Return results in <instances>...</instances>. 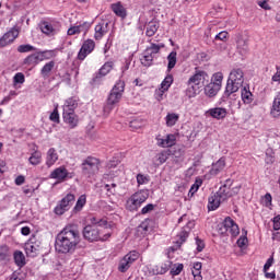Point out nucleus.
Here are the masks:
<instances>
[{
  "label": "nucleus",
  "instance_id": "obj_1",
  "mask_svg": "<svg viewBox=\"0 0 280 280\" xmlns=\"http://www.w3.org/2000/svg\"><path fill=\"white\" fill-rule=\"evenodd\" d=\"M85 246L78 225L72 223L67 224L55 238V250L59 255H73L78 248Z\"/></svg>",
  "mask_w": 280,
  "mask_h": 280
},
{
  "label": "nucleus",
  "instance_id": "obj_2",
  "mask_svg": "<svg viewBox=\"0 0 280 280\" xmlns=\"http://www.w3.org/2000/svg\"><path fill=\"white\" fill-rule=\"evenodd\" d=\"M82 235L88 242H106L113 235L110 228H98L97 225H86Z\"/></svg>",
  "mask_w": 280,
  "mask_h": 280
},
{
  "label": "nucleus",
  "instance_id": "obj_3",
  "mask_svg": "<svg viewBox=\"0 0 280 280\" xmlns=\"http://www.w3.org/2000/svg\"><path fill=\"white\" fill-rule=\"evenodd\" d=\"M242 86H244V71L240 68L233 69L229 74L224 95L230 97L233 93H237Z\"/></svg>",
  "mask_w": 280,
  "mask_h": 280
},
{
  "label": "nucleus",
  "instance_id": "obj_4",
  "mask_svg": "<svg viewBox=\"0 0 280 280\" xmlns=\"http://www.w3.org/2000/svg\"><path fill=\"white\" fill-rule=\"evenodd\" d=\"M125 89L126 82L118 80L108 95L107 105L104 108L105 113H110V109L121 102Z\"/></svg>",
  "mask_w": 280,
  "mask_h": 280
},
{
  "label": "nucleus",
  "instance_id": "obj_5",
  "mask_svg": "<svg viewBox=\"0 0 280 280\" xmlns=\"http://www.w3.org/2000/svg\"><path fill=\"white\" fill-rule=\"evenodd\" d=\"M100 165H102L100 159L90 155L85 158L81 164L82 174L91 178V176H95V174L100 172Z\"/></svg>",
  "mask_w": 280,
  "mask_h": 280
},
{
  "label": "nucleus",
  "instance_id": "obj_6",
  "mask_svg": "<svg viewBox=\"0 0 280 280\" xmlns=\"http://www.w3.org/2000/svg\"><path fill=\"white\" fill-rule=\"evenodd\" d=\"M231 187H233V179H226L225 184L221 186L217 192V196H219L223 202L224 200L232 198V196H237V194H240V189H242V186Z\"/></svg>",
  "mask_w": 280,
  "mask_h": 280
},
{
  "label": "nucleus",
  "instance_id": "obj_7",
  "mask_svg": "<svg viewBox=\"0 0 280 280\" xmlns=\"http://www.w3.org/2000/svg\"><path fill=\"white\" fill-rule=\"evenodd\" d=\"M73 202H75V195L68 194L55 207L54 213L56 215H65V213H67V211L73 207Z\"/></svg>",
  "mask_w": 280,
  "mask_h": 280
},
{
  "label": "nucleus",
  "instance_id": "obj_8",
  "mask_svg": "<svg viewBox=\"0 0 280 280\" xmlns=\"http://www.w3.org/2000/svg\"><path fill=\"white\" fill-rule=\"evenodd\" d=\"M220 231L222 235H232V237H237V235H240V226L230 217L225 218Z\"/></svg>",
  "mask_w": 280,
  "mask_h": 280
},
{
  "label": "nucleus",
  "instance_id": "obj_9",
  "mask_svg": "<svg viewBox=\"0 0 280 280\" xmlns=\"http://www.w3.org/2000/svg\"><path fill=\"white\" fill-rule=\"evenodd\" d=\"M60 22L56 21H44L39 24L40 32L45 34L46 36H56L58 32H60Z\"/></svg>",
  "mask_w": 280,
  "mask_h": 280
},
{
  "label": "nucleus",
  "instance_id": "obj_10",
  "mask_svg": "<svg viewBox=\"0 0 280 280\" xmlns=\"http://www.w3.org/2000/svg\"><path fill=\"white\" fill-rule=\"evenodd\" d=\"M148 198H150V192L148 190H140L133 194L129 198L128 202L132 205V209H139V207H141V205H143Z\"/></svg>",
  "mask_w": 280,
  "mask_h": 280
},
{
  "label": "nucleus",
  "instance_id": "obj_11",
  "mask_svg": "<svg viewBox=\"0 0 280 280\" xmlns=\"http://www.w3.org/2000/svg\"><path fill=\"white\" fill-rule=\"evenodd\" d=\"M206 117L217 119V121H223L229 117V109L225 107H212L206 112Z\"/></svg>",
  "mask_w": 280,
  "mask_h": 280
},
{
  "label": "nucleus",
  "instance_id": "obj_12",
  "mask_svg": "<svg viewBox=\"0 0 280 280\" xmlns=\"http://www.w3.org/2000/svg\"><path fill=\"white\" fill-rule=\"evenodd\" d=\"M235 43L238 54L242 56L248 54V36H246L244 33H237L235 35Z\"/></svg>",
  "mask_w": 280,
  "mask_h": 280
},
{
  "label": "nucleus",
  "instance_id": "obj_13",
  "mask_svg": "<svg viewBox=\"0 0 280 280\" xmlns=\"http://www.w3.org/2000/svg\"><path fill=\"white\" fill-rule=\"evenodd\" d=\"M207 78H209V74H207L205 70L195 68V73L189 78L187 84L188 85L192 84L194 86H200V84H205V80H207Z\"/></svg>",
  "mask_w": 280,
  "mask_h": 280
},
{
  "label": "nucleus",
  "instance_id": "obj_14",
  "mask_svg": "<svg viewBox=\"0 0 280 280\" xmlns=\"http://www.w3.org/2000/svg\"><path fill=\"white\" fill-rule=\"evenodd\" d=\"M49 178H52L54 180H58V183H65L67 178H71V173H69L67 167L59 166L50 173Z\"/></svg>",
  "mask_w": 280,
  "mask_h": 280
},
{
  "label": "nucleus",
  "instance_id": "obj_15",
  "mask_svg": "<svg viewBox=\"0 0 280 280\" xmlns=\"http://www.w3.org/2000/svg\"><path fill=\"white\" fill-rule=\"evenodd\" d=\"M16 38H19V31L16 27H13L0 38V47L3 48L12 45Z\"/></svg>",
  "mask_w": 280,
  "mask_h": 280
},
{
  "label": "nucleus",
  "instance_id": "obj_16",
  "mask_svg": "<svg viewBox=\"0 0 280 280\" xmlns=\"http://www.w3.org/2000/svg\"><path fill=\"white\" fill-rule=\"evenodd\" d=\"M155 139L159 148H174L176 145V135L174 133H168L165 138L158 136Z\"/></svg>",
  "mask_w": 280,
  "mask_h": 280
},
{
  "label": "nucleus",
  "instance_id": "obj_17",
  "mask_svg": "<svg viewBox=\"0 0 280 280\" xmlns=\"http://www.w3.org/2000/svg\"><path fill=\"white\" fill-rule=\"evenodd\" d=\"M93 49H95V42L93 39L85 40L78 54V59L84 60L89 54L93 52Z\"/></svg>",
  "mask_w": 280,
  "mask_h": 280
},
{
  "label": "nucleus",
  "instance_id": "obj_18",
  "mask_svg": "<svg viewBox=\"0 0 280 280\" xmlns=\"http://www.w3.org/2000/svg\"><path fill=\"white\" fill-rule=\"evenodd\" d=\"M62 118L69 128H78V124H80V116L75 112H62Z\"/></svg>",
  "mask_w": 280,
  "mask_h": 280
},
{
  "label": "nucleus",
  "instance_id": "obj_19",
  "mask_svg": "<svg viewBox=\"0 0 280 280\" xmlns=\"http://www.w3.org/2000/svg\"><path fill=\"white\" fill-rule=\"evenodd\" d=\"M38 248H40V243H37L35 238H30L24 245L27 257H36Z\"/></svg>",
  "mask_w": 280,
  "mask_h": 280
},
{
  "label": "nucleus",
  "instance_id": "obj_20",
  "mask_svg": "<svg viewBox=\"0 0 280 280\" xmlns=\"http://www.w3.org/2000/svg\"><path fill=\"white\" fill-rule=\"evenodd\" d=\"M80 105V98L78 96H71L65 101L62 106V113H75V108Z\"/></svg>",
  "mask_w": 280,
  "mask_h": 280
},
{
  "label": "nucleus",
  "instance_id": "obj_21",
  "mask_svg": "<svg viewBox=\"0 0 280 280\" xmlns=\"http://www.w3.org/2000/svg\"><path fill=\"white\" fill-rule=\"evenodd\" d=\"M113 67H115V62H113V61L105 62L101 67L98 72L94 75L93 82H97L98 80H101V78H105V75H108V73H110V71H113Z\"/></svg>",
  "mask_w": 280,
  "mask_h": 280
},
{
  "label": "nucleus",
  "instance_id": "obj_22",
  "mask_svg": "<svg viewBox=\"0 0 280 280\" xmlns=\"http://www.w3.org/2000/svg\"><path fill=\"white\" fill-rule=\"evenodd\" d=\"M224 167H226V158L222 156L221 159H219L217 162L212 164V167L210 170V175L218 176V174H220L224 170Z\"/></svg>",
  "mask_w": 280,
  "mask_h": 280
},
{
  "label": "nucleus",
  "instance_id": "obj_23",
  "mask_svg": "<svg viewBox=\"0 0 280 280\" xmlns=\"http://www.w3.org/2000/svg\"><path fill=\"white\" fill-rule=\"evenodd\" d=\"M95 34H94V38L95 40H102V38H104V36H106V34H108V23H100L95 26Z\"/></svg>",
  "mask_w": 280,
  "mask_h": 280
},
{
  "label": "nucleus",
  "instance_id": "obj_24",
  "mask_svg": "<svg viewBox=\"0 0 280 280\" xmlns=\"http://www.w3.org/2000/svg\"><path fill=\"white\" fill-rule=\"evenodd\" d=\"M58 161V151L55 148H50L46 153V166L54 167Z\"/></svg>",
  "mask_w": 280,
  "mask_h": 280
},
{
  "label": "nucleus",
  "instance_id": "obj_25",
  "mask_svg": "<svg viewBox=\"0 0 280 280\" xmlns=\"http://www.w3.org/2000/svg\"><path fill=\"white\" fill-rule=\"evenodd\" d=\"M270 115L276 119L280 116V91L273 98L272 106L270 108Z\"/></svg>",
  "mask_w": 280,
  "mask_h": 280
},
{
  "label": "nucleus",
  "instance_id": "obj_26",
  "mask_svg": "<svg viewBox=\"0 0 280 280\" xmlns=\"http://www.w3.org/2000/svg\"><path fill=\"white\" fill-rule=\"evenodd\" d=\"M220 85L215 84V83H209L205 86V95H207V97H215V95H218V93L220 92Z\"/></svg>",
  "mask_w": 280,
  "mask_h": 280
},
{
  "label": "nucleus",
  "instance_id": "obj_27",
  "mask_svg": "<svg viewBox=\"0 0 280 280\" xmlns=\"http://www.w3.org/2000/svg\"><path fill=\"white\" fill-rule=\"evenodd\" d=\"M221 202H224V201L217 194L209 197V199H208L209 211H215V209H218L220 207Z\"/></svg>",
  "mask_w": 280,
  "mask_h": 280
},
{
  "label": "nucleus",
  "instance_id": "obj_28",
  "mask_svg": "<svg viewBox=\"0 0 280 280\" xmlns=\"http://www.w3.org/2000/svg\"><path fill=\"white\" fill-rule=\"evenodd\" d=\"M82 32L84 34H86V32H89V24L88 23H83L81 25L70 27L68 30V36H75V34H82Z\"/></svg>",
  "mask_w": 280,
  "mask_h": 280
},
{
  "label": "nucleus",
  "instance_id": "obj_29",
  "mask_svg": "<svg viewBox=\"0 0 280 280\" xmlns=\"http://www.w3.org/2000/svg\"><path fill=\"white\" fill-rule=\"evenodd\" d=\"M54 67H56L55 61H48L40 70V75L44 80H47L51 75V71H54Z\"/></svg>",
  "mask_w": 280,
  "mask_h": 280
},
{
  "label": "nucleus",
  "instance_id": "obj_30",
  "mask_svg": "<svg viewBox=\"0 0 280 280\" xmlns=\"http://www.w3.org/2000/svg\"><path fill=\"white\" fill-rule=\"evenodd\" d=\"M90 222L92 226H97L98 229H110V224H108V221L106 219H100L97 217L90 218Z\"/></svg>",
  "mask_w": 280,
  "mask_h": 280
},
{
  "label": "nucleus",
  "instance_id": "obj_31",
  "mask_svg": "<svg viewBox=\"0 0 280 280\" xmlns=\"http://www.w3.org/2000/svg\"><path fill=\"white\" fill-rule=\"evenodd\" d=\"M241 97L244 104H253V93L250 92V88L248 85L242 89Z\"/></svg>",
  "mask_w": 280,
  "mask_h": 280
},
{
  "label": "nucleus",
  "instance_id": "obj_32",
  "mask_svg": "<svg viewBox=\"0 0 280 280\" xmlns=\"http://www.w3.org/2000/svg\"><path fill=\"white\" fill-rule=\"evenodd\" d=\"M178 119H180V115L176 113H168L165 117L167 128H173V126H176V124H178Z\"/></svg>",
  "mask_w": 280,
  "mask_h": 280
},
{
  "label": "nucleus",
  "instance_id": "obj_33",
  "mask_svg": "<svg viewBox=\"0 0 280 280\" xmlns=\"http://www.w3.org/2000/svg\"><path fill=\"white\" fill-rule=\"evenodd\" d=\"M170 266H172L171 261L164 262L160 266H154L151 272L152 275H165V272L170 270Z\"/></svg>",
  "mask_w": 280,
  "mask_h": 280
},
{
  "label": "nucleus",
  "instance_id": "obj_34",
  "mask_svg": "<svg viewBox=\"0 0 280 280\" xmlns=\"http://www.w3.org/2000/svg\"><path fill=\"white\" fill-rule=\"evenodd\" d=\"M112 10L116 16H120V19H126V8H124L121 2L112 4Z\"/></svg>",
  "mask_w": 280,
  "mask_h": 280
},
{
  "label": "nucleus",
  "instance_id": "obj_35",
  "mask_svg": "<svg viewBox=\"0 0 280 280\" xmlns=\"http://www.w3.org/2000/svg\"><path fill=\"white\" fill-rule=\"evenodd\" d=\"M37 57L39 62H43V60H51V58H56V50L38 51Z\"/></svg>",
  "mask_w": 280,
  "mask_h": 280
},
{
  "label": "nucleus",
  "instance_id": "obj_36",
  "mask_svg": "<svg viewBox=\"0 0 280 280\" xmlns=\"http://www.w3.org/2000/svg\"><path fill=\"white\" fill-rule=\"evenodd\" d=\"M156 32H159V22L156 21H151L147 24V31L145 34L149 37L154 36V34H156Z\"/></svg>",
  "mask_w": 280,
  "mask_h": 280
},
{
  "label": "nucleus",
  "instance_id": "obj_37",
  "mask_svg": "<svg viewBox=\"0 0 280 280\" xmlns=\"http://www.w3.org/2000/svg\"><path fill=\"white\" fill-rule=\"evenodd\" d=\"M38 62H40V60L38 59V54H32L30 56H27L24 61L23 65H26L27 67H36V65H38Z\"/></svg>",
  "mask_w": 280,
  "mask_h": 280
},
{
  "label": "nucleus",
  "instance_id": "obj_38",
  "mask_svg": "<svg viewBox=\"0 0 280 280\" xmlns=\"http://www.w3.org/2000/svg\"><path fill=\"white\" fill-rule=\"evenodd\" d=\"M42 161L43 153H40V151H34L28 158V163H31V165H40Z\"/></svg>",
  "mask_w": 280,
  "mask_h": 280
},
{
  "label": "nucleus",
  "instance_id": "obj_39",
  "mask_svg": "<svg viewBox=\"0 0 280 280\" xmlns=\"http://www.w3.org/2000/svg\"><path fill=\"white\" fill-rule=\"evenodd\" d=\"M86 205V195H81L78 200L77 203L73 208V213H80V211H82V209H84V206Z\"/></svg>",
  "mask_w": 280,
  "mask_h": 280
},
{
  "label": "nucleus",
  "instance_id": "obj_40",
  "mask_svg": "<svg viewBox=\"0 0 280 280\" xmlns=\"http://www.w3.org/2000/svg\"><path fill=\"white\" fill-rule=\"evenodd\" d=\"M165 47V44H154L151 43V46L145 49L147 54H150L151 56H156L161 49Z\"/></svg>",
  "mask_w": 280,
  "mask_h": 280
},
{
  "label": "nucleus",
  "instance_id": "obj_41",
  "mask_svg": "<svg viewBox=\"0 0 280 280\" xmlns=\"http://www.w3.org/2000/svg\"><path fill=\"white\" fill-rule=\"evenodd\" d=\"M139 256H140L139 252L131 250L127 255H125L122 259H126L128 261V264L132 266L135 264V261H137V259H139Z\"/></svg>",
  "mask_w": 280,
  "mask_h": 280
},
{
  "label": "nucleus",
  "instance_id": "obj_42",
  "mask_svg": "<svg viewBox=\"0 0 280 280\" xmlns=\"http://www.w3.org/2000/svg\"><path fill=\"white\" fill-rule=\"evenodd\" d=\"M174 83V75L167 74L161 83V89L163 91H170V86Z\"/></svg>",
  "mask_w": 280,
  "mask_h": 280
},
{
  "label": "nucleus",
  "instance_id": "obj_43",
  "mask_svg": "<svg viewBox=\"0 0 280 280\" xmlns=\"http://www.w3.org/2000/svg\"><path fill=\"white\" fill-rule=\"evenodd\" d=\"M14 261L19 268H23V266H25V255H23L22 252H15Z\"/></svg>",
  "mask_w": 280,
  "mask_h": 280
},
{
  "label": "nucleus",
  "instance_id": "obj_44",
  "mask_svg": "<svg viewBox=\"0 0 280 280\" xmlns=\"http://www.w3.org/2000/svg\"><path fill=\"white\" fill-rule=\"evenodd\" d=\"M200 187H202V179L197 178L190 187L188 196H190V198L194 197V194H196L200 189Z\"/></svg>",
  "mask_w": 280,
  "mask_h": 280
},
{
  "label": "nucleus",
  "instance_id": "obj_45",
  "mask_svg": "<svg viewBox=\"0 0 280 280\" xmlns=\"http://www.w3.org/2000/svg\"><path fill=\"white\" fill-rule=\"evenodd\" d=\"M148 231H150V225H148V221L142 222L137 228L138 235H141L142 237H145V235H148Z\"/></svg>",
  "mask_w": 280,
  "mask_h": 280
},
{
  "label": "nucleus",
  "instance_id": "obj_46",
  "mask_svg": "<svg viewBox=\"0 0 280 280\" xmlns=\"http://www.w3.org/2000/svg\"><path fill=\"white\" fill-rule=\"evenodd\" d=\"M153 60H154V56L151 54H148V50H145L144 56L141 59V65H143V67H151Z\"/></svg>",
  "mask_w": 280,
  "mask_h": 280
},
{
  "label": "nucleus",
  "instance_id": "obj_47",
  "mask_svg": "<svg viewBox=\"0 0 280 280\" xmlns=\"http://www.w3.org/2000/svg\"><path fill=\"white\" fill-rule=\"evenodd\" d=\"M155 159L160 165H163L170 159V151H161Z\"/></svg>",
  "mask_w": 280,
  "mask_h": 280
},
{
  "label": "nucleus",
  "instance_id": "obj_48",
  "mask_svg": "<svg viewBox=\"0 0 280 280\" xmlns=\"http://www.w3.org/2000/svg\"><path fill=\"white\" fill-rule=\"evenodd\" d=\"M167 60H168L167 71L170 72L176 67V51H172L167 56Z\"/></svg>",
  "mask_w": 280,
  "mask_h": 280
},
{
  "label": "nucleus",
  "instance_id": "obj_49",
  "mask_svg": "<svg viewBox=\"0 0 280 280\" xmlns=\"http://www.w3.org/2000/svg\"><path fill=\"white\" fill-rule=\"evenodd\" d=\"M49 120L54 124H60V114L58 113V104L55 105L54 110L49 115Z\"/></svg>",
  "mask_w": 280,
  "mask_h": 280
},
{
  "label": "nucleus",
  "instance_id": "obj_50",
  "mask_svg": "<svg viewBox=\"0 0 280 280\" xmlns=\"http://www.w3.org/2000/svg\"><path fill=\"white\" fill-rule=\"evenodd\" d=\"M224 80V74L222 72H217L212 77V81L210 82L211 84H218L219 88L222 89V81Z\"/></svg>",
  "mask_w": 280,
  "mask_h": 280
},
{
  "label": "nucleus",
  "instance_id": "obj_51",
  "mask_svg": "<svg viewBox=\"0 0 280 280\" xmlns=\"http://www.w3.org/2000/svg\"><path fill=\"white\" fill-rule=\"evenodd\" d=\"M35 50H36V48L34 46L30 45V44L20 45L18 47L19 54H27L30 51H35Z\"/></svg>",
  "mask_w": 280,
  "mask_h": 280
},
{
  "label": "nucleus",
  "instance_id": "obj_52",
  "mask_svg": "<svg viewBox=\"0 0 280 280\" xmlns=\"http://www.w3.org/2000/svg\"><path fill=\"white\" fill-rule=\"evenodd\" d=\"M130 266H132V265L129 264L125 258H122L119 261L118 270H119V272H128V270L130 269Z\"/></svg>",
  "mask_w": 280,
  "mask_h": 280
},
{
  "label": "nucleus",
  "instance_id": "obj_53",
  "mask_svg": "<svg viewBox=\"0 0 280 280\" xmlns=\"http://www.w3.org/2000/svg\"><path fill=\"white\" fill-rule=\"evenodd\" d=\"M25 83V74L22 72L15 73L13 77V84H24Z\"/></svg>",
  "mask_w": 280,
  "mask_h": 280
},
{
  "label": "nucleus",
  "instance_id": "obj_54",
  "mask_svg": "<svg viewBox=\"0 0 280 280\" xmlns=\"http://www.w3.org/2000/svg\"><path fill=\"white\" fill-rule=\"evenodd\" d=\"M105 189L109 196H115L117 194V184H106Z\"/></svg>",
  "mask_w": 280,
  "mask_h": 280
},
{
  "label": "nucleus",
  "instance_id": "obj_55",
  "mask_svg": "<svg viewBox=\"0 0 280 280\" xmlns=\"http://www.w3.org/2000/svg\"><path fill=\"white\" fill-rule=\"evenodd\" d=\"M183 268H184L183 264L174 265V267H172L171 269V275L173 277H177V275H180V272H183Z\"/></svg>",
  "mask_w": 280,
  "mask_h": 280
},
{
  "label": "nucleus",
  "instance_id": "obj_56",
  "mask_svg": "<svg viewBox=\"0 0 280 280\" xmlns=\"http://www.w3.org/2000/svg\"><path fill=\"white\" fill-rule=\"evenodd\" d=\"M137 183H138V185H145V184L150 183V179L148 178V176H145L143 174H138Z\"/></svg>",
  "mask_w": 280,
  "mask_h": 280
},
{
  "label": "nucleus",
  "instance_id": "obj_57",
  "mask_svg": "<svg viewBox=\"0 0 280 280\" xmlns=\"http://www.w3.org/2000/svg\"><path fill=\"white\" fill-rule=\"evenodd\" d=\"M238 248H246V244H248V237L241 236L236 242Z\"/></svg>",
  "mask_w": 280,
  "mask_h": 280
},
{
  "label": "nucleus",
  "instance_id": "obj_58",
  "mask_svg": "<svg viewBox=\"0 0 280 280\" xmlns=\"http://www.w3.org/2000/svg\"><path fill=\"white\" fill-rule=\"evenodd\" d=\"M271 222H273V231H280V214L276 215Z\"/></svg>",
  "mask_w": 280,
  "mask_h": 280
},
{
  "label": "nucleus",
  "instance_id": "obj_59",
  "mask_svg": "<svg viewBox=\"0 0 280 280\" xmlns=\"http://www.w3.org/2000/svg\"><path fill=\"white\" fill-rule=\"evenodd\" d=\"M8 257V246H1L0 247V261L5 260Z\"/></svg>",
  "mask_w": 280,
  "mask_h": 280
},
{
  "label": "nucleus",
  "instance_id": "obj_60",
  "mask_svg": "<svg viewBox=\"0 0 280 280\" xmlns=\"http://www.w3.org/2000/svg\"><path fill=\"white\" fill-rule=\"evenodd\" d=\"M151 211H154V205L148 203L145 207L141 209L142 215H145L147 213H150Z\"/></svg>",
  "mask_w": 280,
  "mask_h": 280
},
{
  "label": "nucleus",
  "instance_id": "obj_61",
  "mask_svg": "<svg viewBox=\"0 0 280 280\" xmlns=\"http://www.w3.org/2000/svg\"><path fill=\"white\" fill-rule=\"evenodd\" d=\"M165 91L166 90H163V88H160L155 91V100H158V102L163 101V95H165Z\"/></svg>",
  "mask_w": 280,
  "mask_h": 280
},
{
  "label": "nucleus",
  "instance_id": "obj_62",
  "mask_svg": "<svg viewBox=\"0 0 280 280\" xmlns=\"http://www.w3.org/2000/svg\"><path fill=\"white\" fill-rule=\"evenodd\" d=\"M271 80L273 82H279L280 83V65L276 66V73L272 75Z\"/></svg>",
  "mask_w": 280,
  "mask_h": 280
},
{
  "label": "nucleus",
  "instance_id": "obj_63",
  "mask_svg": "<svg viewBox=\"0 0 280 280\" xmlns=\"http://www.w3.org/2000/svg\"><path fill=\"white\" fill-rule=\"evenodd\" d=\"M36 189H38V188H34L32 186H24L23 187V194L25 196H30V195L34 194V191H36Z\"/></svg>",
  "mask_w": 280,
  "mask_h": 280
},
{
  "label": "nucleus",
  "instance_id": "obj_64",
  "mask_svg": "<svg viewBox=\"0 0 280 280\" xmlns=\"http://www.w3.org/2000/svg\"><path fill=\"white\" fill-rule=\"evenodd\" d=\"M8 280H23V277L19 272H13Z\"/></svg>",
  "mask_w": 280,
  "mask_h": 280
}]
</instances>
